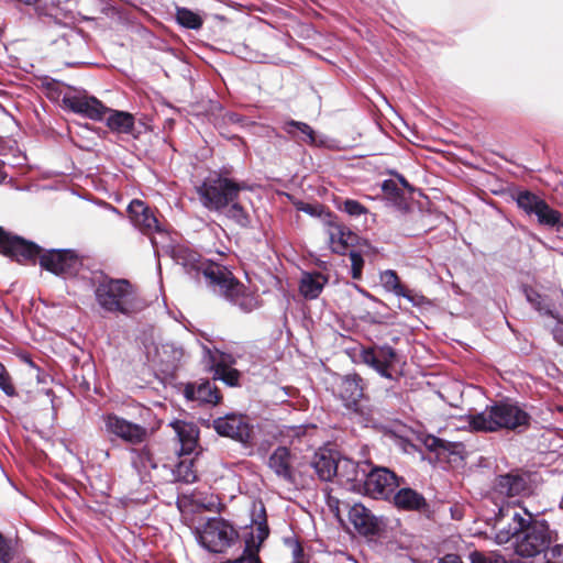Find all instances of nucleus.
Wrapping results in <instances>:
<instances>
[{
    "label": "nucleus",
    "instance_id": "nucleus-19",
    "mask_svg": "<svg viewBox=\"0 0 563 563\" xmlns=\"http://www.w3.org/2000/svg\"><path fill=\"white\" fill-rule=\"evenodd\" d=\"M327 232L330 247L338 254H343L355 240V235L340 223H329Z\"/></svg>",
    "mask_w": 563,
    "mask_h": 563
},
{
    "label": "nucleus",
    "instance_id": "nucleus-45",
    "mask_svg": "<svg viewBox=\"0 0 563 563\" xmlns=\"http://www.w3.org/2000/svg\"><path fill=\"white\" fill-rule=\"evenodd\" d=\"M382 189L385 194H394L397 189V184L391 179L385 180L382 185Z\"/></svg>",
    "mask_w": 563,
    "mask_h": 563
},
{
    "label": "nucleus",
    "instance_id": "nucleus-31",
    "mask_svg": "<svg viewBox=\"0 0 563 563\" xmlns=\"http://www.w3.org/2000/svg\"><path fill=\"white\" fill-rule=\"evenodd\" d=\"M525 294L527 300L539 311L545 314H549L553 318H556V316L553 313L552 305L548 300L545 296H542L537 290H534L531 287L525 288Z\"/></svg>",
    "mask_w": 563,
    "mask_h": 563
},
{
    "label": "nucleus",
    "instance_id": "nucleus-28",
    "mask_svg": "<svg viewBox=\"0 0 563 563\" xmlns=\"http://www.w3.org/2000/svg\"><path fill=\"white\" fill-rule=\"evenodd\" d=\"M176 21L186 29L199 30L203 24L202 16L184 7L176 8Z\"/></svg>",
    "mask_w": 563,
    "mask_h": 563
},
{
    "label": "nucleus",
    "instance_id": "nucleus-34",
    "mask_svg": "<svg viewBox=\"0 0 563 563\" xmlns=\"http://www.w3.org/2000/svg\"><path fill=\"white\" fill-rule=\"evenodd\" d=\"M534 214L540 223L551 227L555 225L560 219L559 212L551 209L543 200L539 203Z\"/></svg>",
    "mask_w": 563,
    "mask_h": 563
},
{
    "label": "nucleus",
    "instance_id": "nucleus-6",
    "mask_svg": "<svg viewBox=\"0 0 563 563\" xmlns=\"http://www.w3.org/2000/svg\"><path fill=\"white\" fill-rule=\"evenodd\" d=\"M246 186L219 173L210 174L196 187L201 205L210 211H223L232 201L240 198Z\"/></svg>",
    "mask_w": 563,
    "mask_h": 563
},
{
    "label": "nucleus",
    "instance_id": "nucleus-17",
    "mask_svg": "<svg viewBox=\"0 0 563 563\" xmlns=\"http://www.w3.org/2000/svg\"><path fill=\"white\" fill-rule=\"evenodd\" d=\"M183 356L181 347L174 343H162L155 347L153 362L161 367L162 372L170 373L178 366Z\"/></svg>",
    "mask_w": 563,
    "mask_h": 563
},
{
    "label": "nucleus",
    "instance_id": "nucleus-36",
    "mask_svg": "<svg viewBox=\"0 0 563 563\" xmlns=\"http://www.w3.org/2000/svg\"><path fill=\"white\" fill-rule=\"evenodd\" d=\"M175 477L177 481H181L185 483H192L196 481V473L192 470V463L181 461L175 470Z\"/></svg>",
    "mask_w": 563,
    "mask_h": 563
},
{
    "label": "nucleus",
    "instance_id": "nucleus-40",
    "mask_svg": "<svg viewBox=\"0 0 563 563\" xmlns=\"http://www.w3.org/2000/svg\"><path fill=\"white\" fill-rule=\"evenodd\" d=\"M470 558L472 563H506L505 559L500 555L486 556L479 552H473Z\"/></svg>",
    "mask_w": 563,
    "mask_h": 563
},
{
    "label": "nucleus",
    "instance_id": "nucleus-39",
    "mask_svg": "<svg viewBox=\"0 0 563 563\" xmlns=\"http://www.w3.org/2000/svg\"><path fill=\"white\" fill-rule=\"evenodd\" d=\"M350 260H351V267H352V277L354 279H360L362 276L364 260H363L362 255L357 252H351Z\"/></svg>",
    "mask_w": 563,
    "mask_h": 563
},
{
    "label": "nucleus",
    "instance_id": "nucleus-14",
    "mask_svg": "<svg viewBox=\"0 0 563 563\" xmlns=\"http://www.w3.org/2000/svg\"><path fill=\"white\" fill-rule=\"evenodd\" d=\"M214 430L224 437L232 438L244 444L252 439V427L243 416L228 415L213 421Z\"/></svg>",
    "mask_w": 563,
    "mask_h": 563
},
{
    "label": "nucleus",
    "instance_id": "nucleus-3",
    "mask_svg": "<svg viewBox=\"0 0 563 563\" xmlns=\"http://www.w3.org/2000/svg\"><path fill=\"white\" fill-rule=\"evenodd\" d=\"M0 253L19 263L34 264L38 257L41 267L55 275L74 274L80 264L71 250H48L42 253V249L35 243L12 235L1 227Z\"/></svg>",
    "mask_w": 563,
    "mask_h": 563
},
{
    "label": "nucleus",
    "instance_id": "nucleus-29",
    "mask_svg": "<svg viewBox=\"0 0 563 563\" xmlns=\"http://www.w3.org/2000/svg\"><path fill=\"white\" fill-rule=\"evenodd\" d=\"M284 131L290 134L291 136H296V131L302 134L301 140L309 144H316V134L310 125L305 122H299L295 120H290L285 122L283 126Z\"/></svg>",
    "mask_w": 563,
    "mask_h": 563
},
{
    "label": "nucleus",
    "instance_id": "nucleus-16",
    "mask_svg": "<svg viewBox=\"0 0 563 563\" xmlns=\"http://www.w3.org/2000/svg\"><path fill=\"white\" fill-rule=\"evenodd\" d=\"M349 520L364 536L375 534L379 530L377 518L361 504H354L350 507Z\"/></svg>",
    "mask_w": 563,
    "mask_h": 563
},
{
    "label": "nucleus",
    "instance_id": "nucleus-25",
    "mask_svg": "<svg viewBox=\"0 0 563 563\" xmlns=\"http://www.w3.org/2000/svg\"><path fill=\"white\" fill-rule=\"evenodd\" d=\"M174 428L180 443L179 453L185 455L191 454L197 445V428L191 423L180 421L176 422Z\"/></svg>",
    "mask_w": 563,
    "mask_h": 563
},
{
    "label": "nucleus",
    "instance_id": "nucleus-22",
    "mask_svg": "<svg viewBox=\"0 0 563 563\" xmlns=\"http://www.w3.org/2000/svg\"><path fill=\"white\" fill-rule=\"evenodd\" d=\"M107 113L109 115L107 117L106 124L112 132L119 134H133L135 120L131 113L109 108Z\"/></svg>",
    "mask_w": 563,
    "mask_h": 563
},
{
    "label": "nucleus",
    "instance_id": "nucleus-33",
    "mask_svg": "<svg viewBox=\"0 0 563 563\" xmlns=\"http://www.w3.org/2000/svg\"><path fill=\"white\" fill-rule=\"evenodd\" d=\"M224 210L225 216L239 225L247 227L250 224V217L242 205L239 202V199L232 201Z\"/></svg>",
    "mask_w": 563,
    "mask_h": 563
},
{
    "label": "nucleus",
    "instance_id": "nucleus-26",
    "mask_svg": "<svg viewBox=\"0 0 563 563\" xmlns=\"http://www.w3.org/2000/svg\"><path fill=\"white\" fill-rule=\"evenodd\" d=\"M394 503L398 508L418 510L426 505L423 496L411 488H401L394 495Z\"/></svg>",
    "mask_w": 563,
    "mask_h": 563
},
{
    "label": "nucleus",
    "instance_id": "nucleus-7",
    "mask_svg": "<svg viewBox=\"0 0 563 563\" xmlns=\"http://www.w3.org/2000/svg\"><path fill=\"white\" fill-rule=\"evenodd\" d=\"M197 540L212 553H225L240 542L238 530L223 518H211L197 529Z\"/></svg>",
    "mask_w": 563,
    "mask_h": 563
},
{
    "label": "nucleus",
    "instance_id": "nucleus-4",
    "mask_svg": "<svg viewBox=\"0 0 563 563\" xmlns=\"http://www.w3.org/2000/svg\"><path fill=\"white\" fill-rule=\"evenodd\" d=\"M530 420V415L519 404L499 401L477 415L470 416L468 424L474 431L494 432L500 429H526Z\"/></svg>",
    "mask_w": 563,
    "mask_h": 563
},
{
    "label": "nucleus",
    "instance_id": "nucleus-5",
    "mask_svg": "<svg viewBox=\"0 0 563 563\" xmlns=\"http://www.w3.org/2000/svg\"><path fill=\"white\" fill-rule=\"evenodd\" d=\"M95 298L99 307L110 313L131 316L144 306L136 288L123 278L100 280L95 288Z\"/></svg>",
    "mask_w": 563,
    "mask_h": 563
},
{
    "label": "nucleus",
    "instance_id": "nucleus-13",
    "mask_svg": "<svg viewBox=\"0 0 563 563\" xmlns=\"http://www.w3.org/2000/svg\"><path fill=\"white\" fill-rule=\"evenodd\" d=\"M361 360L366 365L373 367L380 376L389 379L394 378L398 355L393 347L384 345L363 350Z\"/></svg>",
    "mask_w": 563,
    "mask_h": 563
},
{
    "label": "nucleus",
    "instance_id": "nucleus-38",
    "mask_svg": "<svg viewBox=\"0 0 563 563\" xmlns=\"http://www.w3.org/2000/svg\"><path fill=\"white\" fill-rule=\"evenodd\" d=\"M343 211L353 217H358L367 212L366 208L363 205L353 199H346L343 202Z\"/></svg>",
    "mask_w": 563,
    "mask_h": 563
},
{
    "label": "nucleus",
    "instance_id": "nucleus-48",
    "mask_svg": "<svg viewBox=\"0 0 563 563\" xmlns=\"http://www.w3.org/2000/svg\"><path fill=\"white\" fill-rule=\"evenodd\" d=\"M5 373H7L5 367L3 366V364H2V363H0V377H1L3 374H5Z\"/></svg>",
    "mask_w": 563,
    "mask_h": 563
},
{
    "label": "nucleus",
    "instance_id": "nucleus-47",
    "mask_svg": "<svg viewBox=\"0 0 563 563\" xmlns=\"http://www.w3.org/2000/svg\"><path fill=\"white\" fill-rule=\"evenodd\" d=\"M433 442H434V444H437L438 446L445 448V445H444V442H445V441H444V440H442V439H433Z\"/></svg>",
    "mask_w": 563,
    "mask_h": 563
},
{
    "label": "nucleus",
    "instance_id": "nucleus-15",
    "mask_svg": "<svg viewBox=\"0 0 563 563\" xmlns=\"http://www.w3.org/2000/svg\"><path fill=\"white\" fill-rule=\"evenodd\" d=\"M493 492L501 497H514L529 492L528 476L518 473L500 475L495 479Z\"/></svg>",
    "mask_w": 563,
    "mask_h": 563
},
{
    "label": "nucleus",
    "instance_id": "nucleus-11",
    "mask_svg": "<svg viewBox=\"0 0 563 563\" xmlns=\"http://www.w3.org/2000/svg\"><path fill=\"white\" fill-rule=\"evenodd\" d=\"M362 488L365 495L375 499H386L393 495L399 486L396 475L385 467H376L366 474L362 471Z\"/></svg>",
    "mask_w": 563,
    "mask_h": 563
},
{
    "label": "nucleus",
    "instance_id": "nucleus-42",
    "mask_svg": "<svg viewBox=\"0 0 563 563\" xmlns=\"http://www.w3.org/2000/svg\"><path fill=\"white\" fill-rule=\"evenodd\" d=\"M12 560V549L7 540L0 534V563H9Z\"/></svg>",
    "mask_w": 563,
    "mask_h": 563
},
{
    "label": "nucleus",
    "instance_id": "nucleus-1",
    "mask_svg": "<svg viewBox=\"0 0 563 563\" xmlns=\"http://www.w3.org/2000/svg\"><path fill=\"white\" fill-rule=\"evenodd\" d=\"M496 542L504 544L515 539V550L520 556L532 558L556 540L555 531L543 519H534L526 508L501 506L496 520Z\"/></svg>",
    "mask_w": 563,
    "mask_h": 563
},
{
    "label": "nucleus",
    "instance_id": "nucleus-10",
    "mask_svg": "<svg viewBox=\"0 0 563 563\" xmlns=\"http://www.w3.org/2000/svg\"><path fill=\"white\" fill-rule=\"evenodd\" d=\"M103 431L111 438H117L129 444H140L147 440L148 430L137 423H133L115 413L102 416Z\"/></svg>",
    "mask_w": 563,
    "mask_h": 563
},
{
    "label": "nucleus",
    "instance_id": "nucleus-23",
    "mask_svg": "<svg viewBox=\"0 0 563 563\" xmlns=\"http://www.w3.org/2000/svg\"><path fill=\"white\" fill-rule=\"evenodd\" d=\"M188 399L216 405L220 401V395L214 385L209 380L195 385H188L185 389Z\"/></svg>",
    "mask_w": 563,
    "mask_h": 563
},
{
    "label": "nucleus",
    "instance_id": "nucleus-50",
    "mask_svg": "<svg viewBox=\"0 0 563 563\" xmlns=\"http://www.w3.org/2000/svg\"><path fill=\"white\" fill-rule=\"evenodd\" d=\"M400 181H401V184H402L404 186H407V181L405 180V178H402V177H401V178H400Z\"/></svg>",
    "mask_w": 563,
    "mask_h": 563
},
{
    "label": "nucleus",
    "instance_id": "nucleus-2",
    "mask_svg": "<svg viewBox=\"0 0 563 563\" xmlns=\"http://www.w3.org/2000/svg\"><path fill=\"white\" fill-rule=\"evenodd\" d=\"M172 257L187 271H202L214 291L240 307L241 310L250 312L257 307L256 298L247 292L245 287L225 267L218 264H209L203 267L200 255L181 245L173 247Z\"/></svg>",
    "mask_w": 563,
    "mask_h": 563
},
{
    "label": "nucleus",
    "instance_id": "nucleus-43",
    "mask_svg": "<svg viewBox=\"0 0 563 563\" xmlns=\"http://www.w3.org/2000/svg\"><path fill=\"white\" fill-rule=\"evenodd\" d=\"M0 389L9 397H13L16 394L8 372L0 377Z\"/></svg>",
    "mask_w": 563,
    "mask_h": 563
},
{
    "label": "nucleus",
    "instance_id": "nucleus-30",
    "mask_svg": "<svg viewBox=\"0 0 563 563\" xmlns=\"http://www.w3.org/2000/svg\"><path fill=\"white\" fill-rule=\"evenodd\" d=\"M358 465L346 457L338 459V476L346 482H362L363 476L358 477Z\"/></svg>",
    "mask_w": 563,
    "mask_h": 563
},
{
    "label": "nucleus",
    "instance_id": "nucleus-35",
    "mask_svg": "<svg viewBox=\"0 0 563 563\" xmlns=\"http://www.w3.org/2000/svg\"><path fill=\"white\" fill-rule=\"evenodd\" d=\"M540 202L541 199L539 197L528 191L520 192L517 197L519 208L527 213H534Z\"/></svg>",
    "mask_w": 563,
    "mask_h": 563
},
{
    "label": "nucleus",
    "instance_id": "nucleus-24",
    "mask_svg": "<svg viewBox=\"0 0 563 563\" xmlns=\"http://www.w3.org/2000/svg\"><path fill=\"white\" fill-rule=\"evenodd\" d=\"M328 278L321 273H303L299 290L306 299H316L322 291Z\"/></svg>",
    "mask_w": 563,
    "mask_h": 563
},
{
    "label": "nucleus",
    "instance_id": "nucleus-18",
    "mask_svg": "<svg viewBox=\"0 0 563 563\" xmlns=\"http://www.w3.org/2000/svg\"><path fill=\"white\" fill-rule=\"evenodd\" d=\"M362 379L356 375H347L341 378L338 395L347 409L356 410L357 404L363 397Z\"/></svg>",
    "mask_w": 563,
    "mask_h": 563
},
{
    "label": "nucleus",
    "instance_id": "nucleus-20",
    "mask_svg": "<svg viewBox=\"0 0 563 563\" xmlns=\"http://www.w3.org/2000/svg\"><path fill=\"white\" fill-rule=\"evenodd\" d=\"M310 465L321 481H331L338 476V460L329 451L317 452Z\"/></svg>",
    "mask_w": 563,
    "mask_h": 563
},
{
    "label": "nucleus",
    "instance_id": "nucleus-21",
    "mask_svg": "<svg viewBox=\"0 0 563 563\" xmlns=\"http://www.w3.org/2000/svg\"><path fill=\"white\" fill-rule=\"evenodd\" d=\"M132 465L140 476L141 483H151L153 481L151 471L156 468V463L153 460L152 453L148 448L132 451Z\"/></svg>",
    "mask_w": 563,
    "mask_h": 563
},
{
    "label": "nucleus",
    "instance_id": "nucleus-12",
    "mask_svg": "<svg viewBox=\"0 0 563 563\" xmlns=\"http://www.w3.org/2000/svg\"><path fill=\"white\" fill-rule=\"evenodd\" d=\"M63 103L73 112L81 114L95 121H101L107 114L108 108L96 97L85 90H70L63 96Z\"/></svg>",
    "mask_w": 563,
    "mask_h": 563
},
{
    "label": "nucleus",
    "instance_id": "nucleus-46",
    "mask_svg": "<svg viewBox=\"0 0 563 563\" xmlns=\"http://www.w3.org/2000/svg\"><path fill=\"white\" fill-rule=\"evenodd\" d=\"M439 563H463L461 558L456 554H448L442 558Z\"/></svg>",
    "mask_w": 563,
    "mask_h": 563
},
{
    "label": "nucleus",
    "instance_id": "nucleus-9",
    "mask_svg": "<svg viewBox=\"0 0 563 563\" xmlns=\"http://www.w3.org/2000/svg\"><path fill=\"white\" fill-rule=\"evenodd\" d=\"M128 213L133 225L143 234H146L151 238V242L155 252H158L159 241L156 239V236H154V234L156 233L162 239H165L167 232L156 218L154 211L143 201L135 199L129 205Z\"/></svg>",
    "mask_w": 563,
    "mask_h": 563
},
{
    "label": "nucleus",
    "instance_id": "nucleus-32",
    "mask_svg": "<svg viewBox=\"0 0 563 563\" xmlns=\"http://www.w3.org/2000/svg\"><path fill=\"white\" fill-rule=\"evenodd\" d=\"M379 280L384 289L388 292H393L398 296L399 294H404V285L400 282L397 273L393 269L384 271L379 274Z\"/></svg>",
    "mask_w": 563,
    "mask_h": 563
},
{
    "label": "nucleus",
    "instance_id": "nucleus-49",
    "mask_svg": "<svg viewBox=\"0 0 563 563\" xmlns=\"http://www.w3.org/2000/svg\"><path fill=\"white\" fill-rule=\"evenodd\" d=\"M352 489H356V490L361 492V484H358V485L352 484Z\"/></svg>",
    "mask_w": 563,
    "mask_h": 563
},
{
    "label": "nucleus",
    "instance_id": "nucleus-27",
    "mask_svg": "<svg viewBox=\"0 0 563 563\" xmlns=\"http://www.w3.org/2000/svg\"><path fill=\"white\" fill-rule=\"evenodd\" d=\"M213 371L214 379H220L229 386L238 385L240 373L235 368L229 366L223 357L220 361H214Z\"/></svg>",
    "mask_w": 563,
    "mask_h": 563
},
{
    "label": "nucleus",
    "instance_id": "nucleus-41",
    "mask_svg": "<svg viewBox=\"0 0 563 563\" xmlns=\"http://www.w3.org/2000/svg\"><path fill=\"white\" fill-rule=\"evenodd\" d=\"M545 563H563L562 544H555L545 553Z\"/></svg>",
    "mask_w": 563,
    "mask_h": 563
},
{
    "label": "nucleus",
    "instance_id": "nucleus-37",
    "mask_svg": "<svg viewBox=\"0 0 563 563\" xmlns=\"http://www.w3.org/2000/svg\"><path fill=\"white\" fill-rule=\"evenodd\" d=\"M402 292L404 294H399L398 297L406 298L415 307H422L428 303V299L415 290L404 287Z\"/></svg>",
    "mask_w": 563,
    "mask_h": 563
},
{
    "label": "nucleus",
    "instance_id": "nucleus-8",
    "mask_svg": "<svg viewBox=\"0 0 563 563\" xmlns=\"http://www.w3.org/2000/svg\"><path fill=\"white\" fill-rule=\"evenodd\" d=\"M267 466L280 481L295 484L306 473L307 464L290 449L279 445L268 456Z\"/></svg>",
    "mask_w": 563,
    "mask_h": 563
},
{
    "label": "nucleus",
    "instance_id": "nucleus-44",
    "mask_svg": "<svg viewBox=\"0 0 563 563\" xmlns=\"http://www.w3.org/2000/svg\"><path fill=\"white\" fill-rule=\"evenodd\" d=\"M554 340L563 345V322L559 321L552 330Z\"/></svg>",
    "mask_w": 563,
    "mask_h": 563
}]
</instances>
